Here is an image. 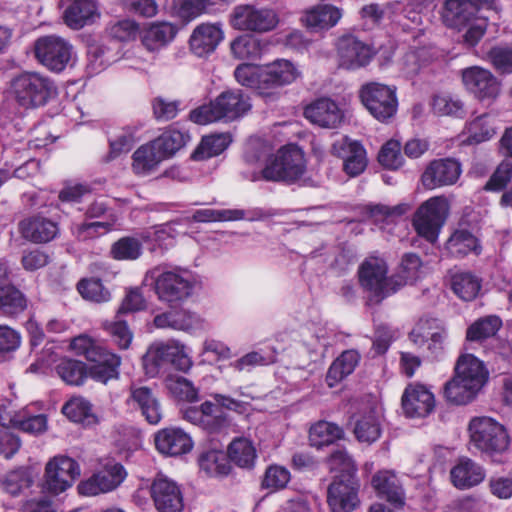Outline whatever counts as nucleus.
<instances>
[{
  "label": "nucleus",
  "mask_w": 512,
  "mask_h": 512,
  "mask_svg": "<svg viewBox=\"0 0 512 512\" xmlns=\"http://www.w3.org/2000/svg\"><path fill=\"white\" fill-rule=\"evenodd\" d=\"M487 380L484 363L472 354L462 355L455 365L454 377L445 384V398L450 403L465 405L475 399Z\"/></svg>",
  "instance_id": "obj_1"
},
{
  "label": "nucleus",
  "mask_w": 512,
  "mask_h": 512,
  "mask_svg": "<svg viewBox=\"0 0 512 512\" xmlns=\"http://www.w3.org/2000/svg\"><path fill=\"white\" fill-rule=\"evenodd\" d=\"M442 19L448 27L466 29L463 38L468 46L476 45L487 29V18L479 15V7L472 0H447Z\"/></svg>",
  "instance_id": "obj_2"
},
{
  "label": "nucleus",
  "mask_w": 512,
  "mask_h": 512,
  "mask_svg": "<svg viewBox=\"0 0 512 512\" xmlns=\"http://www.w3.org/2000/svg\"><path fill=\"white\" fill-rule=\"evenodd\" d=\"M250 98L240 90L224 91L208 105L200 106L190 112V119L196 124L233 121L243 117L251 109Z\"/></svg>",
  "instance_id": "obj_3"
},
{
  "label": "nucleus",
  "mask_w": 512,
  "mask_h": 512,
  "mask_svg": "<svg viewBox=\"0 0 512 512\" xmlns=\"http://www.w3.org/2000/svg\"><path fill=\"white\" fill-rule=\"evenodd\" d=\"M148 275L153 279L158 299L170 306L178 305L191 297L197 283L191 271L179 267L171 270H161L157 267Z\"/></svg>",
  "instance_id": "obj_4"
},
{
  "label": "nucleus",
  "mask_w": 512,
  "mask_h": 512,
  "mask_svg": "<svg viewBox=\"0 0 512 512\" xmlns=\"http://www.w3.org/2000/svg\"><path fill=\"white\" fill-rule=\"evenodd\" d=\"M306 171V160L303 151L296 145H287L280 148L273 156L266 159L264 168L259 176L266 181L294 183Z\"/></svg>",
  "instance_id": "obj_5"
},
{
  "label": "nucleus",
  "mask_w": 512,
  "mask_h": 512,
  "mask_svg": "<svg viewBox=\"0 0 512 512\" xmlns=\"http://www.w3.org/2000/svg\"><path fill=\"white\" fill-rule=\"evenodd\" d=\"M11 87L16 102L25 109L42 107L57 95L53 80L38 72L21 73Z\"/></svg>",
  "instance_id": "obj_6"
},
{
  "label": "nucleus",
  "mask_w": 512,
  "mask_h": 512,
  "mask_svg": "<svg viewBox=\"0 0 512 512\" xmlns=\"http://www.w3.org/2000/svg\"><path fill=\"white\" fill-rule=\"evenodd\" d=\"M468 433L469 444L487 456L502 454L509 447L510 438L506 428L491 417L472 418L468 424Z\"/></svg>",
  "instance_id": "obj_7"
},
{
  "label": "nucleus",
  "mask_w": 512,
  "mask_h": 512,
  "mask_svg": "<svg viewBox=\"0 0 512 512\" xmlns=\"http://www.w3.org/2000/svg\"><path fill=\"white\" fill-rule=\"evenodd\" d=\"M229 23L238 31L267 33L277 27L279 16L275 9L268 6L240 4L233 8Z\"/></svg>",
  "instance_id": "obj_8"
},
{
  "label": "nucleus",
  "mask_w": 512,
  "mask_h": 512,
  "mask_svg": "<svg viewBox=\"0 0 512 512\" xmlns=\"http://www.w3.org/2000/svg\"><path fill=\"white\" fill-rule=\"evenodd\" d=\"M388 265L383 257L370 255L358 268V278L361 287L370 292L377 302L395 293L393 275L387 276Z\"/></svg>",
  "instance_id": "obj_9"
},
{
  "label": "nucleus",
  "mask_w": 512,
  "mask_h": 512,
  "mask_svg": "<svg viewBox=\"0 0 512 512\" xmlns=\"http://www.w3.org/2000/svg\"><path fill=\"white\" fill-rule=\"evenodd\" d=\"M34 51L37 60L53 72H62L68 66H72L76 58L73 45L68 40L56 35L37 39Z\"/></svg>",
  "instance_id": "obj_10"
},
{
  "label": "nucleus",
  "mask_w": 512,
  "mask_h": 512,
  "mask_svg": "<svg viewBox=\"0 0 512 512\" xmlns=\"http://www.w3.org/2000/svg\"><path fill=\"white\" fill-rule=\"evenodd\" d=\"M448 209V201L443 196L431 197L422 203L413 218V226L417 234L434 243L446 220Z\"/></svg>",
  "instance_id": "obj_11"
},
{
  "label": "nucleus",
  "mask_w": 512,
  "mask_h": 512,
  "mask_svg": "<svg viewBox=\"0 0 512 512\" xmlns=\"http://www.w3.org/2000/svg\"><path fill=\"white\" fill-rule=\"evenodd\" d=\"M359 95L369 113L381 122H386L397 112L398 100L394 86L369 82L361 87Z\"/></svg>",
  "instance_id": "obj_12"
},
{
  "label": "nucleus",
  "mask_w": 512,
  "mask_h": 512,
  "mask_svg": "<svg viewBox=\"0 0 512 512\" xmlns=\"http://www.w3.org/2000/svg\"><path fill=\"white\" fill-rule=\"evenodd\" d=\"M80 476L78 463L67 456H55L45 466L43 489L58 495L72 486Z\"/></svg>",
  "instance_id": "obj_13"
},
{
  "label": "nucleus",
  "mask_w": 512,
  "mask_h": 512,
  "mask_svg": "<svg viewBox=\"0 0 512 512\" xmlns=\"http://www.w3.org/2000/svg\"><path fill=\"white\" fill-rule=\"evenodd\" d=\"M125 468L117 462H109L89 478L81 481L77 490L82 496H97L116 489L126 478Z\"/></svg>",
  "instance_id": "obj_14"
},
{
  "label": "nucleus",
  "mask_w": 512,
  "mask_h": 512,
  "mask_svg": "<svg viewBox=\"0 0 512 512\" xmlns=\"http://www.w3.org/2000/svg\"><path fill=\"white\" fill-rule=\"evenodd\" d=\"M465 89L479 101H494L500 94V81L488 69L471 66L461 71Z\"/></svg>",
  "instance_id": "obj_15"
},
{
  "label": "nucleus",
  "mask_w": 512,
  "mask_h": 512,
  "mask_svg": "<svg viewBox=\"0 0 512 512\" xmlns=\"http://www.w3.org/2000/svg\"><path fill=\"white\" fill-rule=\"evenodd\" d=\"M359 482L356 477L334 479L327 491L331 512H353L359 505Z\"/></svg>",
  "instance_id": "obj_16"
},
{
  "label": "nucleus",
  "mask_w": 512,
  "mask_h": 512,
  "mask_svg": "<svg viewBox=\"0 0 512 512\" xmlns=\"http://www.w3.org/2000/svg\"><path fill=\"white\" fill-rule=\"evenodd\" d=\"M151 497L158 512H182L183 495L179 485L159 474L151 484Z\"/></svg>",
  "instance_id": "obj_17"
},
{
  "label": "nucleus",
  "mask_w": 512,
  "mask_h": 512,
  "mask_svg": "<svg viewBox=\"0 0 512 512\" xmlns=\"http://www.w3.org/2000/svg\"><path fill=\"white\" fill-rule=\"evenodd\" d=\"M461 173V164L455 159H436L431 161L425 168L421 181L425 188L433 190L455 184Z\"/></svg>",
  "instance_id": "obj_18"
},
{
  "label": "nucleus",
  "mask_w": 512,
  "mask_h": 512,
  "mask_svg": "<svg viewBox=\"0 0 512 512\" xmlns=\"http://www.w3.org/2000/svg\"><path fill=\"white\" fill-rule=\"evenodd\" d=\"M181 413L184 420L210 433L219 432L228 424L225 413L212 401L186 407Z\"/></svg>",
  "instance_id": "obj_19"
},
{
  "label": "nucleus",
  "mask_w": 512,
  "mask_h": 512,
  "mask_svg": "<svg viewBox=\"0 0 512 512\" xmlns=\"http://www.w3.org/2000/svg\"><path fill=\"white\" fill-rule=\"evenodd\" d=\"M331 151L343 160V170L350 177L360 175L367 167L366 150L358 141L342 137L333 143Z\"/></svg>",
  "instance_id": "obj_20"
},
{
  "label": "nucleus",
  "mask_w": 512,
  "mask_h": 512,
  "mask_svg": "<svg viewBox=\"0 0 512 512\" xmlns=\"http://www.w3.org/2000/svg\"><path fill=\"white\" fill-rule=\"evenodd\" d=\"M374 55L367 44L353 36H344L338 41L339 65L347 70L366 66Z\"/></svg>",
  "instance_id": "obj_21"
},
{
  "label": "nucleus",
  "mask_w": 512,
  "mask_h": 512,
  "mask_svg": "<svg viewBox=\"0 0 512 512\" xmlns=\"http://www.w3.org/2000/svg\"><path fill=\"white\" fill-rule=\"evenodd\" d=\"M435 407L434 395L422 384H409L402 395V408L406 416L422 418Z\"/></svg>",
  "instance_id": "obj_22"
},
{
  "label": "nucleus",
  "mask_w": 512,
  "mask_h": 512,
  "mask_svg": "<svg viewBox=\"0 0 512 512\" xmlns=\"http://www.w3.org/2000/svg\"><path fill=\"white\" fill-rule=\"evenodd\" d=\"M126 402L131 408L139 411L149 424L156 425L161 421V404L151 388L131 385Z\"/></svg>",
  "instance_id": "obj_23"
},
{
  "label": "nucleus",
  "mask_w": 512,
  "mask_h": 512,
  "mask_svg": "<svg viewBox=\"0 0 512 512\" xmlns=\"http://www.w3.org/2000/svg\"><path fill=\"white\" fill-rule=\"evenodd\" d=\"M224 39L220 23H201L192 31L189 38L190 50L198 57L211 54Z\"/></svg>",
  "instance_id": "obj_24"
},
{
  "label": "nucleus",
  "mask_w": 512,
  "mask_h": 512,
  "mask_svg": "<svg viewBox=\"0 0 512 512\" xmlns=\"http://www.w3.org/2000/svg\"><path fill=\"white\" fill-rule=\"evenodd\" d=\"M304 116L311 123L329 129L338 127L343 120L341 109L329 98H319L306 106Z\"/></svg>",
  "instance_id": "obj_25"
},
{
  "label": "nucleus",
  "mask_w": 512,
  "mask_h": 512,
  "mask_svg": "<svg viewBox=\"0 0 512 512\" xmlns=\"http://www.w3.org/2000/svg\"><path fill=\"white\" fill-rule=\"evenodd\" d=\"M157 450L167 456H179L188 453L193 447L191 437L180 428H165L155 435Z\"/></svg>",
  "instance_id": "obj_26"
},
{
  "label": "nucleus",
  "mask_w": 512,
  "mask_h": 512,
  "mask_svg": "<svg viewBox=\"0 0 512 512\" xmlns=\"http://www.w3.org/2000/svg\"><path fill=\"white\" fill-rule=\"evenodd\" d=\"M178 33L177 25L157 21L150 23L140 32L143 46L150 52H156L170 44Z\"/></svg>",
  "instance_id": "obj_27"
},
{
  "label": "nucleus",
  "mask_w": 512,
  "mask_h": 512,
  "mask_svg": "<svg viewBox=\"0 0 512 512\" xmlns=\"http://www.w3.org/2000/svg\"><path fill=\"white\" fill-rule=\"evenodd\" d=\"M377 494L395 506L405 503V493L396 474L390 470L378 471L371 480Z\"/></svg>",
  "instance_id": "obj_28"
},
{
  "label": "nucleus",
  "mask_w": 512,
  "mask_h": 512,
  "mask_svg": "<svg viewBox=\"0 0 512 512\" xmlns=\"http://www.w3.org/2000/svg\"><path fill=\"white\" fill-rule=\"evenodd\" d=\"M341 18V9L333 5L321 4L306 10L302 22L307 28L319 32L336 26Z\"/></svg>",
  "instance_id": "obj_29"
},
{
  "label": "nucleus",
  "mask_w": 512,
  "mask_h": 512,
  "mask_svg": "<svg viewBox=\"0 0 512 512\" xmlns=\"http://www.w3.org/2000/svg\"><path fill=\"white\" fill-rule=\"evenodd\" d=\"M301 72L289 60L277 59L264 66V88H274L293 83Z\"/></svg>",
  "instance_id": "obj_30"
},
{
  "label": "nucleus",
  "mask_w": 512,
  "mask_h": 512,
  "mask_svg": "<svg viewBox=\"0 0 512 512\" xmlns=\"http://www.w3.org/2000/svg\"><path fill=\"white\" fill-rule=\"evenodd\" d=\"M353 432L358 441L371 444L378 440L382 432V413L378 408L358 414L355 417Z\"/></svg>",
  "instance_id": "obj_31"
},
{
  "label": "nucleus",
  "mask_w": 512,
  "mask_h": 512,
  "mask_svg": "<svg viewBox=\"0 0 512 512\" xmlns=\"http://www.w3.org/2000/svg\"><path fill=\"white\" fill-rule=\"evenodd\" d=\"M98 6L94 0H69L64 12L65 23L73 29H80L99 18Z\"/></svg>",
  "instance_id": "obj_32"
},
{
  "label": "nucleus",
  "mask_w": 512,
  "mask_h": 512,
  "mask_svg": "<svg viewBox=\"0 0 512 512\" xmlns=\"http://www.w3.org/2000/svg\"><path fill=\"white\" fill-rule=\"evenodd\" d=\"M90 362L92 364L89 367L86 365V379L89 377L96 382L107 384L110 380L119 378L121 358L117 354L107 350L99 359Z\"/></svg>",
  "instance_id": "obj_33"
},
{
  "label": "nucleus",
  "mask_w": 512,
  "mask_h": 512,
  "mask_svg": "<svg viewBox=\"0 0 512 512\" xmlns=\"http://www.w3.org/2000/svg\"><path fill=\"white\" fill-rule=\"evenodd\" d=\"M450 476L456 488L468 489L480 484L486 474L479 464L469 458H463L451 469Z\"/></svg>",
  "instance_id": "obj_34"
},
{
  "label": "nucleus",
  "mask_w": 512,
  "mask_h": 512,
  "mask_svg": "<svg viewBox=\"0 0 512 512\" xmlns=\"http://www.w3.org/2000/svg\"><path fill=\"white\" fill-rule=\"evenodd\" d=\"M153 325L158 329L191 331L199 325V317L188 310H171L156 315Z\"/></svg>",
  "instance_id": "obj_35"
},
{
  "label": "nucleus",
  "mask_w": 512,
  "mask_h": 512,
  "mask_svg": "<svg viewBox=\"0 0 512 512\" xmlns=\"http://www.w3.org/2000/svg\"><path fill=\"white\" fill-rule=\"evenodd\" d=\"M22 236L36 243H45L52 240L58 233L57 224L44 217H32L20 223Z\"/></svg>",
  "instance_id": "obj_36"
},
{
  "label": "nucleus",
  "mask_w": 512,
  "mask_h": 512,
  "mask_svg": "<svg viewBox=\"0 0 512 512\" xmlns=\"http://www.w3.org/2000/svg\"><path fill=\"white\" fill-rule=\"evenodd\" d=\"M133 171L138 175H147L153 172L158 165L166 159L162 151L151 141L147 144L140 146L133 153Z\"/></svg>",
  "instance_id": "obj_37"
},
{
  "label": "nucleus",
  "mask_w": 512,
  "mask_h": 512,
  "mask_svg": "<svg viewBox=\"0 0 512 512\" xmlns=\"http://www.w3.org/2000/svg\"><path fill=\"white\" fill-rule=\"evenodd\" d=\"M266 43L251 34H242L233 39L230 43L232 55L239 60H257L261 58Z\"/></svg>",
  "instance_id": "obj_38"
},
{
  "label": "nucleus",
  "mask_w": 512,
  "mask_h": 512,
  "mask_svg": "<svg viewBox=\"0 0 512 512\" xmlns=\"http://www.w3.org/2000/svg\"><path fill=\"white\" fill-rule=\"evenodd\" d=\"M360 356L355 350L344 351L330 366L326 382L329 387L336 386L341 380L350 375L358 365Z\"/></svg>",
  "instance_id": "obj_39"
},
{
  "label": "nucleus",
  "mask_w": 512,
  "mask_h": 512,
  "mask_svg": "<svg viewBox=\"0 0 512 512\" xmlns=\"http://www.w3.org/2000/svg\"><path fill=\"white\" fill-rule=\"evenodd\" d=\"M227 455L230 462L244 469L253 468L257 459L254 444L244 437L236 438L229 444Z\"/></svg>",
  "instance_id": "obj_40"
},
{
  "label": "nucleus",
  "mask_w": 512,
  "mask_h": 512,
  "mask_svg": "<svg viewBox=\"0 0 512 512\" xmlns=\"http://www.w3.org/2000/svg\"><path fill=\"white\" fill-rule=\"evenodd\" d=\"M231 141V136L228 133L204 136L193 152L192 158L196 161H202L218 156L227 149Z\"/></svg>",
  "instance_id": "obj_41"
},
{
  "label": "nucleus",
  "mask_w": 512,
  "mask_h": 512,
  "mask_svg": "<svg viewBox=\"0 0 512 512\" xmlns=\"http://www.w3.org/2000/svg\"><path fill=\"white\" fill-rule=\"evenodd\" d=\"M451 288L464 301L477 297L481 289V280L471 272L460 271L452 275Z\"/></svg>",
  "instance_id": "obj_42"
},
{
  "label": "nucleus",
  "mask_w": 512,
  "mask_h": 512,
  "mask_svg": "<svg viewBox=\"0 0 512 512\" xmlns=\"http://www.w3.org/2000/svg\"><path fill=\"white\" fill-rule=\"evenodd\" d=\"M190 135L185 130L171 126L154 139L155 144L167 158L172 157L177 151L186 145Z\"/></svg>",
  "instance_id": "obj_43"
},
{
  "label": "nucleus",
  "mask_w": 512,
  "mask_h": 512,
  "mask_svg": "<svg viewBox=\"0 0 512 512\" xmlns=\"http://www.w3.org/2000/svg\"><path fill=\"white\" fill-rule=\"evenodd\" d=\"M343 437V430L338 425L319 421L314 424L309 431V441L311 446L321 448L334 443Z\"/></svg>",
  "instance_id": "obj_44"
},
{
  "label": "nucleus",
  "mask_w": 512,
  "mask_h": 512,
  "mask_svg": "<svg viewBox=\"0 0 512 512\" xmlns=\"http://www.w3.org/2000/svg\"><path fill=\"white\" fill-rule=\"evenodd\" d=\"M464 134L467 135L465 142L468 144H478L491 139L495 134L491 116L485 113L476 117L467 124Z\"/></svg>",
  "instance_id": "obj_45"
},
{
  "label": "nucleus",
  "mask_w": 512,
  "mask_h": 512,
  "mask_svg": "<svg viewBox=\"0 0 512 512\" xmlns=\"http://www.w3.org/2000/svg\"><path fill=\"white\" fill-rule=\"evenodd\" d=\"M165 387L172 397L185 402H196L199 400V390L191 381L182 377L169 375L165 379Z\"/></svg>",
  "instance_id": "obj_46"
},
{
  "label": "nucleus",
  "mask_w": 512,
  "mask_h": 512,
  "mask_svg": "<svg viewBox=\"0 0 512 512\" xmlns=\"http://www.w3.org/2000/svg\"><path fill=\"white\" fill-rule=\"evenodd\" d=\"M62 413L77 423L91 424L95 421L90 402L81 396L68 400L62 407Z\"/></svg>",
  "instance_id": "obj_47"
},
{
  "label": "nucleus",
  "mask_w": 512,
  "mask_h": 512,
  "mask_svg": "<svg viewBox=\"0 0 512 512\" xmlns=\"http://www.w3.org/2000/svg\"><path fill=\"white\" fill-rule=\"evenodd\" d=\"M56 372L68 385L79 386L86 380V364L79 360L62 359L56 366Z\"/></svg>",
  "instance_id": "obj_48"
},
{
  "label": "nucleus",
  "mask_w": 512,
  "mask_h": 512,
  "mask_svg": "<svg viewBox=\"0 0 512 512\" xmlns=\"http://www.w3.org/2000/svg\"><path fill=\"white\" fill-rule=\"evenodd\" d=\"M228 455L222 451L210 450L203 453L199 458V466L208 475L223 476L230 471Z\"/></svg>",
  "instance_id": "obj_49"
},
{
  "label": "nucleus",
  "mask_w": 512,
  "mask_h": 512,
  "mask_svg": "<svg viewBox=\"0 0 512 512\" xmlns=\"http://www.w3.org/2000/svg\"><path fill=\"white\" fill-rule=\"evenodd\" d=\"M421 268V260L418 255L413 253L405 254L402 258L399 271L393 275L395 278L394 286L395 292L407 283L416 281L419 277V270Z\"/></svg>",
  "instance_id": "obj_50"
},
{
  "label": "nucleus",
  "mask_w": 512,
  "mask_h": 512,
  "mask_svg": "<svg viewBox=\"0 0 512 512\" xmlns=\"http://www.w3.org/2000/svg\"><path fill=\"white\" fill-rule=\"evenodd\" d=\"M264 66H257L253 64H241L236 67L234 76L236 81L242 86L257 89L261 92L266 90L264 88Z\"/></svg>",
  "instance_id": "obj_51"
},
{
  "label": "nucleus",
  "mask_w": 512,
  "mask_h": 512,
  "mask_svg": "<svg viewBox=\"0 0 512 512\" xmlns=\"http://www.w3.org/2000/svg\"><path fill=\"white\" fill-rule=\"evenodd\" d=\"M327 464L331 472L339 474L335 476V479L356 477L357 468L355 462L344 449H337L332 452L327 460Z\"/></svg>",
  "instance_id": "obj_52"
},
{
  "label": "nucleus",
  "mask_w": 512,
  "mask_h": 512,
  "mask_svg": "<svg viewBox=\"0 0 512 512\" xmlns=\"http://www.w3.org/2000/svg\"><path fill=\"white\" fill-rule=\"evenodd\" d=\"M175 349L170 347V340L154 342L143 357L145 368L150 369L153 373L157 372L158 369L168 364L169 351H176Z\"/></svg>",
  "instance_id": "obj_53"
},
{
  "label": "nucleus",
  "mask_w": 512,
  "mask_h": 512,
  "mask_svg": "<svg viewBox=\"0 0 512 512\" xmlns=\"http://www.w3.org/2000/svg\"><path fill=\"white\" fill-rule=\"evenodd\" d=\"M501 326L502 321L498 316L489 315L469 326L466 337L470 341H480L494 336Z\"/></svg>",
  "instance_id": "obj_54"
},
{
  "label": "nucleus",
  "mask_w": 512,
  "mask_h": 512,
  "mask_svg": "<svg viewBox=\"0 0 512 512\" xmlns=\"http://www.w3.org/2000/svg\"><path fill=\"white\" fill-rule=\"evenodd\" d=\"M477 239L466 230H459L452 234L446 244L449 253L454 257H463L477 250Z\"/></svg>",
  "instance_id": "obj_55"
},
{
  "label": "nucleus",
  "mask_w": 512,
  "mask_h": 512,
  "mask_svg": "<svg viewBox=\"0 0 512 512\" xmlns=\"http://www.w3.org/2000/svg\"><path fill=\"white\" fill-rule=\"evenodd\" d=\"M26 307L23 294L12 285L0 286V309L6 315H16Z\"/></svg>",
  "instance_id": "obj_56"
},
{
  "label": "nucleus",
  "mask_w": 512,
  "mask_h": 512,
  "mask_svg": "<svg viewBox=\"0 0 512 512\" xmlns=\"http://www.w3.org/2000/svg\"><path fill=\"white\" fill-rule=\"evenodd\" d=\"M276 361V352L272 350L269 353L260 351H252L241 358L233 361L230 366L237 372L251 371L258 366H266Z\"/></svg>",
  "instance_id": "obj_57"
},
{
  "label": "nucleus",
  "mask_w": 512,
  "mask_h": 512,
  "mask_svg": "<svg viewBox=\"0 0 512 512\" xmlns=\"http://www.w3.org/2000/svg\"><path fill=\"white\" fill-rule=\"evenodd\" d=\"M69 347L76 355L83 356L88 361L99 359L102 353L107 351L87 334H81L71 339Z\"/></svg>",
  "instance_id": "obj_58"
},
{
  "label": "nucleus",
  "mask_w": 512,
  "mask_h": 512,
  "mask_svg": "<svg viewBox=\"0 0 512 512\" xmlns=\"http://www.w3.org/2000/svg\"><path fill=\"white\" fill-rule=\"evenodd\" d=\"M401 8H402V4L397 1L386 3L385 5L371 3L368 5H365L361 9V17H362V19H364L372 24H378L384 18H388V19L394 18L398 14V11L401 10Z\"/></svg>",
  "instance_id": "obj_59"
},
{
  "label": "nucleus",
  "mask_w": 512,
  "mask_h": 512,
  "mask_svg": "<svg viewBox=\"0 0 512 512\" xmlns=\"http://www.w3.org/2000/svg\"><path fill=\"white\" fill-rule=\"evenodd\" d=\"M245 217V211L241 209H199L193 214V220L196 222H225L242 220Z\"/></svg>",
  "instance_id": "obj_60"
},
{
  "label": "nucleus",
  "mask_w": 512,
  "mask_h": 512,
  "mask_svg": "<svg viewBox=\"0 0 512 512\" xmlns=\"http://www.w3.org/2000/svg\"><path fill=\"white\" fill-rule=\"evenodd\" d=\"M142 254V243L134 237H123L111 247V255L116 260H136Z\"/></svg>",
  "instance_id": "obj_61"
},
{
  "label": "nucleus",
  "mask_w": 512,
  "mask_h": 512,
  "mask_svg": "<svg viewBox=\"0 0 512 512\" xmlns=\"http://www.w3.org/2000/svg\"><path fill=\"white\" fill-rule=\"evenodd\" d=\"M103 329L112 337L120 349H128L130 347L133 333L125 321L116 316V320L104 322Z\"/></svg>",
  "instance_id": "obj_62"
},
{
  "label": "nucleus",
  "mask_w": 512,
  "mask_h": 512,
  "mask_svg": "<svg viewBox=\"0 0 512 512\" xmlns=\"http://www.w3.org/2000/svg\"><path fill=\"white\" fill-rule=\"evenodd\" d=\"M136 141V128H123L114 138L110 139V159H114L123 153H128Z\"/></svg>",
  "instance_id": "obj_63"
},
{
  "label": "nucleus",
  "mask_w": 512,
  "mask_h": 512,
  "mask_svg": "<svg viewBox=\"0 0 512 512\" xmlns=\"http://www.w3.org/2000/svg\"><path fill=\"white\" fill-rule=\"evenodd\" d=\"M117 218L113 214L108 215L106 221L83 222L76 226V235L81 240L94 238L109 232Z\"/></svg>",
  "instance_id": "obj_64"
}]
</instances>
